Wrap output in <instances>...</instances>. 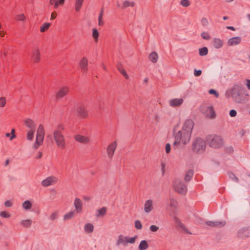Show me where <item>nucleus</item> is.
<instances>
[{
    "label": "nucleus",
    "mask_w": 250,
    "mask_h": 250,
    "mask_svg": "<svg viewBox=\"0 0 250 250\" xmlns=\"http://www.w3.org/2000/svg\"><path fill=\"white\" fill-rule=\"evenodd\" d=\"M193 126V122L191 120L188 119L184 122L181 130L177 132H174L175 141L173 146L174 147L179 145L181 142L184 145L189 142Z\"/></svg>",
    "instance_id": "1"
},
{
    "label": "nucleus",
    "mask_w": 250,
    "mask_h": 250,
    "mask_svg": "<svg viewBox=\"0 0 250 250\" xmlns=\"http://www.w3.org/2000/svg\"><path fill=\"white\" fill-rule=\"evenodd\" d=\"M231 96L233 100L238 104H244L249 100V94L243 85L235 84L231 89Z\"/></svg>",
    "instance_id": "2"
},
{
    "label": "nucleus",
    "mask_w": 250,
    "mask_h": 250,
    "mask_svg": "<svg viewBox=\"0 0 250 250\" xmlns=\"http://www.w3.org/2000/svg\"><path fill=\"white\" fill-rule=\"evenodd\" d=\"M64 129L63 126L60 124L57 125L53 132V138L57 146L61 148H64L65 146V139L62 131Z\"/></svg>",
    "instance_id": "3"
},
{
    "label": "nucleus",
    "mask_w": 250,
    "mask_h": 250,
    "mask_svg": "<svg viewBox=\"0 0 250 250\" xmlns=\"http://www.w3.org/2000/svg\"><path fill=\"white\" fill-rule=\"evenodd\" d=\"M206 147V143L204 139L197 138L192 142V149L193 152L197 153L203 152Z\"/></svg>",
    "instance_id": "4"
},
{
    "label": "nucleus",
    "mask_w": 250,
    "mask_h": 250,
    "mask_svg": "<svg viewBox=\"0 0 250 250\" xmlns=\"http://www.w3.org/2000/svg\"><path fill=\"white\" fill-rule=\"evenodd\" d=\"M208 144L211 147L219 148L223 146V140L221 136L214 135L210 136L208 139Z\"/></svg>",
    "instance_id": "5"
},
{
    "label": "nucleus",
    "mask_w": 250,
    "mask_h": 250,
    "mask_svg": "<svg viewBox=\"0 0 250 250\" xmlns=\"http://www.w3.org/2000/svg\"><path fill=\"white\" fill-rule=\"evenodd\" d=\"M174 190L180 194H185L187 191L186 185L180 179H176L173 182Z\"/></svg>",
    "instance_id": "6"
},
{
    "label": "nucleus",
    "mask_w": 250,
    "mask_h": 250,
    "mask_svg": "<svg viewBox=\"0 0 250 250\" xmlns=\"http://www.w3.org/2000/svg\"><path fill=\"white\" fill-rule=\"evenodd\" d=\"M200 111L206 117L213 119L215 117V113L212 106L204 105L201 106Z\"/></svg>",
    "instance_id": "7"
},
{
    "label": "nucleus",
    "mask_w": 250,
    "mask_h": 250,
    "mask_svg": "<svg viewBox=\"0 0 250 250\" xmlns=\"http://www.w3.org/2000/svg\"><path fill=\"white\" fill-rule=\"evenodd\" d=\"M237 235L239 237H250V227H247L240 229Z\"/></svg>",
    "instance_id": "8"
},
{
    "label": "nucleus",
    "mask_w": 250,
    "mask_h": 250,
    "mask_svg": "<svg viewBox=\"0 0 250 250\" xmlns=\"http://www.w3.org/2000/svg\"><path fill=\"white\" fill-rule=\"evenodd\" d=\"M76 109L79 115L82 118H85L87 116V113L85 109L84 105L82 103H79L76 105Z\"/></svg>",
    "instance_id": "9"
},
{
    "label": "nucleus",
    "mask_w": 250,
    "mask_h": 250,
    "mask_svg": "<svg viewBox=\"0 0 250 250\" xmlns=\"http://www.w3.org/2000/svg\"><path fill=\"white\" fill-rule=\"evenodd\" d=\"M57 178L54 176H49L42 182V185L44 187H47L52 184L56 183Z\"/></svg>",
    "instance_id": "10"
},
{
    "label": "nucleus",
    "mask_w": 250,
    "mask_h": 250,
    "mask_svg": "<svg viewBox=\"0 0 250 250\" xmlns=\"http://www.w3.org/2000/svg\"><path fill=\"white\" fill-rule=\"evenodd\" d=\"M117 147V143L114 141L111 143L107 147V153L108 155V157L111 159L114 155V151Z\"/></svg>",
    "instance_id": "11"
},
{
    "label": "nucleus",
    "mask_w": 250,
    "mask_h": 250,
    "mask_svg": "<svg viewBox=\"0 0 250 250\" xmlns=\"http://www.w3.org/2000/svg\"><path fill=\"white\" fill-rule=\"evenodd\" d=\"M173 220L176 224L177 227L183 229L187 233L191 234V232L186 227V226L180 221V220L176 216L173 217Z\"/></svg>",
    "instance_id": "12"
},
{
    "label": "nucleus",
    "mask_w": 250,
    "mask_h": 250,
    "mask_svg": "<svg viewBox=\"0 0 250 250\" xmlns=\"http://www.w3.org/2000/svg\"><path fill=\"white\" fill-rule=\"evenodd\" d=\"M240 37H235L229 39L228 42V45L229 46H234L239 44L241 42Z\"/></svg>",
    "instance_id": "13"
},
{
    "label": "nucleus",
    "mask_w": 250,
    "mask_h": 250,
    "mask_svg": "<svg viewBox=\"0 0 250 250\" xmlns=\"http://www.w3.org/2000/svg\"><path fill=\"white\" fill-rule=\"evenodd\" d=\"M87 64V59L85 57L83 58L80 62V66L82 71L84 73L86 72L88 70Z\"/></svg>",
    "instance_id": "14"
},
{
    "label": "nucleus",
    "mask_w": 250,
    "mask_h": 250,
    "mask_svg": "<svg viewBox=\"0 0 250 250\" xmlns=\"http://www.w3.org/2000/svg\"><path fill=\"white\" fill-rule=\"evenodd\" d=\"M68 92V89L67 87H62L56 94V98L57 99L62 98L67 95Z\"/></svg>",
    "instance_id": "15"
},
{
    "label": "nucleus",
    "mask_w": 250,
    "mask_h": 250,
    "mask_svg": "<svg viewBox=\"0 0 250 250\" xmlns=\"http://www.w3.org/2000/svg\"><path fill=\"white\" fill-rule=\"evenodd\" d=\"M183 103V99L175 98L169 101V104L171 106L176 107L180 106Z\"/></svg>",
    "instance_id": "16"
},
{
    "label": "nucleus",
    "mask_w": 250,
    "mask_h": 250,
    "mask_svg": "<svg viewBox=\"0 0 250 250\" xmlns=\"http://www.w3.org/2000/svg\"><path fill=\"white\" fill-rule=\"evenodd\" d=\"M206 223L211 227H223L225 225L224 221H207Z\"/></svg>",
    "instance_id": "17"
},
{
    "label": "nucleus",
    "mask_w": 250,
    "mask_h": 250,
    "mask_svg": "<svg viewBox=\"0 0 250 250\" xmlns=\"http://www.w3.org/2000/svg\"><path fill=\"white\" fill-rule=\"evenodd\" d=\"M153 202L151 200L146 201L144 205V210L146 213L150 212L153 209Z\"/></svg>",
    "instance_id": "18"
},
{
    "label": "nucleus",
    "mask_w": 250,
    "mask_h": 250,
    "mask_svg": "<svg viewBox=\"0 0 250 250\" xmlns=\"http://www.w3.org/2000/svg\"><path fill=\"white\" fill-rule=\"evenodd\" d=\"M75 139L77 141L83 144H87L89 142V138L81 135H75Z\"/></svg>",
    "instance_id": "19"
},
{
    "label": "nucleus",
    "mask_w": 250,
    "mask_h": 250,
    "mask_svg": "<svg viewBox=\"0 0 250 250\" xmlns=\"http://www.w3.org/2000/svg\"><path fill=\"white\" fill-rule=\"evenodd\" d=\"M74 206L77 212H80L82 209L83 204L81 200L78 198H76L74 202Z\"/></svg>",
    "instance_id": "20"
},
{
    "label": "nucleus",
    "mask_w": 250,
    "mask_h": 250,
    "mask_svg": "<svg viewBox=\"0 0 250 250\" xmlns=\"http://www.w3.org/2000/svg\"><path fill=\"white\" fill-rule=\"evenodd\" d=\"M127 244V236H124L123 235H120L116 242V245L119 246L123 245L125 246Z\"/></svg>",
    "instance_id": "21"
},
{
    "label": "nucleus",
    "mask_w": 250,
    "mask_h": 250,
    "mask_svg": "<svg viewBox=\"0 0 250 250\" xmlns=\"http://www.w3.org/2000/svg\"><path fill=\"white\" fill-rule=\"evenodd\" d=\"M32 57V60L34 62H39L40 59V54L38 48L36 49L33 51Z\"/></svg>",
    "instance_id": "22"
},
{
    "label": "nucleus",
    "mask_w": 250,
    "mask_h": 250,
    "mask_svg": "<svg viewBox=\"0 0 250 250\" xmlns=\"http://www.w3.org/2000/svg\"><path fill=\"white\" fill-rule=\"evenodd\" d=\"M212 44L215 48H220L223 46V41L220 39L218 38H214L213 40Z\"/></svg>",
    "instance_id": "23"
},
{
    "label": "nucleus",
    "mask_w": 250,
    "mask_h": 250,
    "mask_svg": "<svg viewBox=\"0 0 250 250\" xmlns=\"http://www.w3.org/2000/svg\"><path fill=\"white\" fill-rule=\"evenodd\" d=\"M25 124L30 129L32 130H36V125L34 122L29 119H28L25 121Z\"/></svg>",
    "instance_id": "24"
},
{
    "label": "nucleus",
    "mask_w": 250,
    "mask_h": 250,
    "mask_svg": "<svg viewBox=\"0 0 250 250\" xmlns=\"http://www.w3.org/2000/svg\"><path fill=\"white\" fill-rule=\"evenodd\" d=\"M149 247L148 244L146 240H142L140 242L138 248L139 250H146Z\"/></svg>",
    "instance_id": "25"
},
{
    "label": "nucleus",
    "mask_w": 250,
    "mask_h": 250,
    "mask_svg": "<svg viewBox=\"0 0 250 250\" xmlns=\"http://www.w3.org/2000/svg\"><path fill=\"white\" fill-rule=\"evenodd\" d=\"M193 170L192 169L188 170L186 173L185 180L186 182H189L192 178L193 175Z\"/></svg>",
    "instance_id": "26"
},
{
    "label": "nucleus",
    "mask_w": 250,
    "mask_h": 250,
    "mask_svg": "<svg viewBox=\"0 0 250 250\" xmlns=\"http://www.w3.org/2000/svg\"><path fill=\"white\" fill-rule=\"evenodd\" d=\"M84 229L85 232L90 233L93 232L94 227L91 223H87L84 225Z\"/></svg>",
    "instance_id": "27"
},
{
    "label": "nucleus",
    "mask_w": 250,
    "mask_h": 250,
    "mask_svg": "<svg viewBox=\"0 0 250 250\" xmlns=\"http://www.w3.org/2000/svg\"><path fill=\"white\" fill-rule=\"evenodd\" d=\"M158 55L156 52H153L149 55V59L153 62L155 63L158 60Z\"/></svg>",
    "instance_id": "28"
},
{
    "label": "nucleus",
    "mask_w": 250,
    "mask_h": 250,
    "mask_svg": "<svg viewBox=\"0 0 250 250\" xmlns=\"http://www.w3.org/2000/svg\"><path fill=\"white\" fill-rule=\"evenodd\" d=\"M22 208L28 210L32 208V203L28 200L24 201L22 204Z\"/></svg>",
    "instance_id": "29"
},
{
    "label": "nucleus",
    "mask_w": 250,
    "mask_h": 250,
    "mask_svg": "<svg viewBox=\"0 0 250 250\" xmlns=\"http://www.w3.org/2000/svg\"><path fill=\"white\" fill-rule=\"evenodd\" d=\"M106 212V208L104 207L98 210V213L97 214V217L104 216Z\"/></svg>",
    "instance_id": "30"
},
{
    "label": "nucleus",
    "mask_w": 250,
    "mask_h": 250,
    "mask_svg": "<svg viewBox=\"0 0 250 250\" xmlns=\"http://www.w3.org/2000/svg\"><path fill=\"white\" fill-rule=\"evenodd\" d=\"M83 0H76L75 3V10L78 12L80 11L83 4Z\"/></svg>",
    "instance_id": "31"
},
{
    "label": "nucleus",
    "mask_w": 250,
    "mask_h": 250,
    "mask_svg": "<svg viewBox=\"0 0 250 250\" xmlns=\"http://www.w3.org/2000/svg\"><path fill=\"white\" fill-rule=\"evenodd\" d=\"M21 224L24 227H30L32 224V221L30 219L22 220L21 222Z\"/></svg>",
    "instance_id": "32"
},
{
    "label": "nucleus",
    "mask_w": 250,
    "mask_h": 250,
    "mask_svg": "<svg viewBox=\"0 0 250 250\" xmlns=\"http://www.w3.org/2000/svg\"><path fill=\"white\" fill-rule=\"evenodd\" d=\"M208 53V49L207 47H204L199 50V54L201 56H204L207 55Z\"/></svg>",
    "instance_id": "33"
},
{
    "label": "nucleus",
    "mask_w": 250,
    "mask_h": 250,
    "mask_svg": "<svg viewBox=\"0 0 250 250\" xmlns=\"http://www.w3.org/2000/svg\"><path fill=\"white\" fill-rule=\"evenodd\" d=\"M50 23L48 22L44 23L40 28V31L41 32H44L46 31L50 27Z\"/></svg>",
    "instance_id": "34"
},
{
    "label": "nucleus",
    "mask_w": 250,
    "mask_h": 250,
    "mask_svg": "<svg viewBox=\"0 0 250 250\" xmlns=\"http://www.w3.org/2000/svg\"><path fill=\"white\" fill-rule=\"evenodd\" d=\"M44 138V135L37 134L36 143L38 145H42Z\"/></svg>",
    "instance_id": "35"
},
{
    "label": "nucleus",
    "mask_w": 250,
    "mask_h": 250,
    "mask_svg": "<svg viewBox=\"0 0 250 250\" xmlns=\"http://www.w3.org/2000/svg\"><path fill=\"white\" fill-rule=\"evenodd\" d=\"M134 5V2L125 0L123 3L122 8H125L129 6L133 7Z\"/></svg>",
    "instance_id": "36"
},
{
    "label": "nucleus",
    "mask_w": 250,
    "mask_h": 250,
    "mask_svg": "<svg viewBox=\"0 0 250 250\" xmlns=\"http://www.w3.org/2000/svg\"><path fill=\"white\" fill-rule=\"evenodd\" d=\"M74 215V211H70L68 213L65 214L63 216V219L64 220H69L72 218Z\"/></svg>",
    "instance_id": "37"
},
{
    "label": "nucleus",
    "mask_w": 250,
    "mask_h": 250,
    "mask_svg": "<svg viewBox=\"0 0 250 250\" xmlns=\"http://www.w3.org/2000/svg\"><path fill=\"white\" fill-rule=\"evenodd\" d=\"M35 130H30L28 131L27 134V139L28 140H32L34 137V134Z\"/></svg>",
    "instance_id": "38"
},
{
    "label": "nucleus",
    "mask_w": 250,
    "mask_h": 250,
    "mask_svg": "<svg viewBox=\"0 0 250 250\" xmlns=\"http://www.w3.org/2000/svg\"><path fill=\"white\" fill-rule=\"evenodd\" d=\"M37 134L40 135H44V130L43 126L42 125H40L37 132Z\"/></svg>",
    "instance_id": "39"
},
{
    "label": "nucleus",
    "mask_w": 250,
    "mask_h": 250,
    "mask_svg": "<svg viewBox=\"0 0 250 250\" xmlns=\"http://www.w3.org/2000/svg\"><path fill=\"white\" fill-rule=\"evenodd\" d=\"M119 71L120 72V73L126 79H127L128 78V76L127 74L126 71L121 66H118V67Z\"/></svg>",
    "instance_id": "40"
},
{
    "label": "nucleus",
    "mask_w": 250,
    "mask_h": 250,
    "mask_svg": "<svg viewBox=\"0 0 250 250\" xmlns=\"http://www.w3.org/2000/svg\"><path fill=\"white\" fill-rule=\"evenodd\" d=\"M201 36L204 40H209L210 39V36L206 32H203L201 33Z\"/></svg>",
    "instance_id": "41"
},
{
    "label": "nucleus",
    "mask_w": 250,
    "mask_h": 250,
    "mask_svg": "<svg viewBox=\"0 0 250 250\" xmlns=\"http://www.w3.org/2000/svg\"><path fill=\"white\" fill-rule=\"evenodd\" d=\"M137 238V235H135L134 237L130 238L127 237V243L134 244Z\"/></svg>",
    "instance_id": "42"
},
{
    "label": "nucleus",
    "mask_w": 250,
    "mask_h": 250,
    "mask_svg": "<svg viewBox=\"0 0 250 250\" xmlns=\"http://www.w3.org/2000/svg\"><path fill=\"white\" fill-rule=\"evenodd\" d=\"M92 36L96 41L98 40L99 34L98 30L95 28L93 29Z\"/></svg>",
    "instance_id": "43"
},
{
    "label": "nucleus",
    "mask_w": 250,
    "mask_h": 250,
    "mask_svg": "<svg viewBox=\"0 0 250 250\" xmlns=\"http://www.w3.org/2000/svg\"><path fill=\"white\" fill-rule=\"evenodd\" d=\"M228 174H229V177L231 179H232V180H233L236 182H238V181H239L238 178L234 174H233L232 172H229L228 173Z\"/></svg>",
    "instance_id": "44"
},
{
    "label": "nucleus",
    "mask_w": 250,
    "mask_h": 250,
    "mask_svg": "<svg viewBox=\"0 0 250 250\" xmlns=\"http://www.w3.org/2000/svg\"><path fill=\"white\" fill-rule=\"evenodd\" d=\"M58 217V211H55L52 213L50 216V219L53 221L55 219H57Z\"/></svg>",
    "instance_id": "45"
},
{
    "label": "nucleus",
    "mask_w": 250,
    "mask_h": 250,
    "mask_svg": "<svg viewBox=\"0 0 250 250\" xmlns=\"http://www.w3.org/2000/svg\"><path fill=\"white\" fill-rule=\"evenodd\" d=\"M177 202L173 198H170V206L171 208H175L176 207Z\"/></svg>",
    "instance_id": "46"
},
{
    "label": "nucleus",
    "mask_w": 250,
    "mask_h": 250,
    "mask_svg": "<svg viewBox=\"0 0 250 250\" xmlns=\"http://www.w3.org/2000/svg\"><path fill=\"white\" fill-rule=\"evenodd\" d=\"M135 227L138 229H141L142 228V225L139 220H136L135 222Z\"/></svg>",
    "instance_id": "47"
},
{
    "label": "nucleus",
    "mask_w": 250,
    "mask_h": 250,
    "mask_svg": "<svg viewBox=\"0 0 250 250\" xmlns=\"http://www.w3.org/2000/svg\"><path fill=\"white\" fill-rule=\"evenodd\" d=\"M6 99L5 97H1L0 98V107H3L5 106L6 104Z\"/></svg>",
    "instance_id": "48"
},
{
    "label": "nucleus",
    "mask_w": 250,
    "mask_h": 250,
    "mask_svg": "<svg viewBox=\"0 0 250 250\" xmlns=\"http://www.w3.org/2000/svg\"><path fill=\"white\" fill-rule=\"evenodd\" d=\"M0 216L1 217L7 218L10 216V215L5 211H2L0 212Z\"/></svg>",
    "instance_id": "49"
},
{
    "label": "nucleus",
    "mask_w": 250,
    "mask_h": 250,
    "mask_svg": "<svg viewBox=\"0 0 250 250\" xmlns=\"http://www.w3.org/2000/svg\"><path fill=\"white\" fill-rule=\"evenodd\" d=\"M180 3L184 7H188L189 5V1L188 0H182Z\"/></svg>",
    "instance_id": "50"
},
{
    "label": "nucleus",
    "mask_w": 250,
    "mask_h": 250,
    "mask_svg": "<svg viewBox=\"0 0 250 250\" xmlns=\"http://www.w3.org/2000/svg\"><path fill=\"white\" fill-rule=\"evenodd\" d=\"M50 4L51 5H54V7L55 9H57L59 6V2L56 0H50Z\"/></svg>",
    "instance_id": "51"
},
{
    "label": "nucleus",
    "mask_w": 250,
    "mask_h": 250,
    "mask_svg": "<svg viewBox=\"0 0 250 250\" xmlns=\"http://www.w3.org/2000/svg\"><path fill=\"white\" fill-rule=\"evenodd\" d=\"M201 24L204 26H206L208 25V22L207 18H203L201 21Z\"/></svg>",
    "instance_id": "52"
},
{
    "label": "nucleus",
    "mask_w": 250,
    "mask_h": 250,
    "mask_svg": "<svg viewBox=\"0 0 250 250\" xmlns=\"http://www.w3.org/2000/svg\"><path fill=\"white\" fill-rule=\"evenodd\" d=\"M149 229L152 232H156L159 229V227L155 225H151L149 228Z\"/></svg>",
    "instance_id": "53"
},
{
    "label": "nucleus",
    "mask_w": 250,
    "mask_h": 250,
    "mask_svg": "<svg viewBox=\"0 0 250 250\" xmlns=\"http://www.w3.org/2000/svg\"><path fill=\"white\" fill-rule=\"evenodd\" d=\"M208 92L210 94H214L216 97H218L219 96V94L215 90L213 89H209Z\"/></svg>",
    "instance_id": "54"
},
{
    "label": "nucleus",
    "mask_w": 250,
    "mask_h": 250,
    "mask_svg": "<svg viewBox=\"0 0 250 250\" xmlns=\"http://www.w3.org/2000/svg\"><path fill=\"white\" fill-rule=\"evenodd\" d=\"M11 136L9 138L10 140L12 141L13 140L14 138H16V135H15V130L14 129H12L11 130Z\"/></svg>",
    "instance_id": "55"
},
{
    "label": "nucleus",
    "mask_w": 250,
    "mask_h": 250,
    "mask_svg": "<svg viewBox=\"0 0 250 250\" xmlns=\"http://www.w3.org/2000/svg\"><path fill=\"white\" fill-rule=\"evenodd\" d=\"M229 114L230 115V117H234L236 116L237 115V112L234 109H231L229 111Z\"/></svg>",
    "instance_id": "56"
},
{
    "label": "nucleus",
    "mask_w": 250,
    "mask_h": 250,
    "mask_svg": "<svg viewBox=\"0 0 250 250\" xmlns=\"http://www.w3.org/2000/svg\"><path fill=\"white\" fill-rule=\"evenodd\" d=\"M165 150L167 153H169L171 150L170 145L168 143L165 146Z\"/></svg>",
    "instance_id": "57"
},
{
    "label": "nucleus",
    "mask_w": 250,
    "mask_h": 250,
    "mask_svg": "<svg viewBox=\"0 0 250 250\" xmlns=\"http://www.w3.org/2000/svg\"><path fill=\"white\" fill-rule=\"evenodd\" d=\"M202 74V71L201 70L194 69V75L196 77L200 76Z\"/></svg>",
    "instance_id": "58"
},
{
    "label": "nucleus",
    "mask_w": 250,
    "mask_h": 250,
    "mask_svg": "<svg viewBox=\"0 0 250 250\" xmlns=\"http://www.w3.org/2000/svg\"><path fill=\"white\" fill-rule=\"evenodd\" d=\"M24 19H25V17H24V15L22 14L18 15L16 17V19L17 20L21 21H23L24 20Z\"/></svg>",
    "instance_id": "59"
},
{
    "label": "nucleus",
    "mask_w": 250,
    "mask_h": 250,
    "mask_svg": "<svg viewBox=\"0 0 250 250\" xmlns=\"http://www.w3.org/2000/svg\"><path fill=\"white\" fill-rule=\"evenodd\" d=\"M4 205L7 207H10L12 206V204L9 200L6 201L4 202Z\"/></svg>",
    "instance_id": "60"
},
{
    "label": "nucleus",
    "mask_w": 250,
    "mask_h": 250,
    "mask_svg": "<svg viewBox=\"0 0 250 250\" xmlns=\"http://www.w3.org/2000/svg\"><path fill=\"white\" fill-rule=\"evenodd\" d=\"M102 18L103 17H101V16H99V18H98V24L99 25H103V24H104V22L103 21H102Z\"/></svg>",
    "instance_id": "61"
},
{
    "label": "nucleus",
    "mask_w": 250,
    "mask_h": 250,
    "mask_svg": "<svg viewBox=\"0 0 250 250\" xmlns=\"http://www.w3.org/2000/svg\"><path fill=\"white\" fill-rule=\"evenodd\" d=\"M56 16H57V13H56V12H53L51 15V18H50L51 20H54L56 18Z\"/></svg>",
    "instance_id": "62"
},
{
    "label": "nucleus",
    "mask_w": 250,
    "mask_h": 250,
    "mask_svg": "<svg viewBox=\"0 0 250 250\" xmlns=\"http://www.w3.org/2000/svg\"><path fill=\"white\" fill-rule=\"evenodd\" d=\"M226 28L228 29H229V30H232V31L235 30V28L234 27L231 26H226Z\"/></svg>",
    "instance_id": "63"
},
{
    "label": "nucleus",
    "mask_w": 250,
    "mask_h": 250,
    "mask_svg": "<svg viewBox=\"0 0 250 250\" xmlns=\"http://www.w3.org/2000/svg\"><path fill=\"white\" fill-rule=\"evenodd\" d=\"M247 86L249 89H250V80H247Z\"/></svg>",
    "instance_id": "64"
}]
</instances>
